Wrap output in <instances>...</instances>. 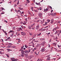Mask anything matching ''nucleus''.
<instances>
[{
	"instance_id": "1",
	"label": "nucleus",
	"mask_w": 61,
	"mask_h": 61,
	"mask_svg": "<svg viewBox=\"0 0 61 61\" xmlns=\"http://www.w3.org/2000/svg\"><path fill=\"white\" fill-rule=\"evenodd\" d=\"M50 56V55H48L46 56V57H47V61H50V57H49Z\"/></svg>"
},
{
	"instance_id": "2",
	"label": "nucleus",
	"mask_w": 61,
	"mask_h": 61,
	"mask_svg": "<svg viewBox=\"0 0 61 61\" xmlns=\"http://www.w3.org/2000/svg\"><path fill=\"white\" fill-rule=\"evenodd\" d=\"M39 16L41 18H42V16L43 15V14L41 13H40L39 14Z\"/></svg>"
},
{
	"instance_id": "3",
	"label": "nucleus",
	"mask_w": 61,
	"mask_h": 61,
	"mask_svg": "<svg viewBox=\"0 0 61 61\" xmlns=\"http://www.w3.org/2000/svg\"><path fill=\"white\" fill-rule=\"evenodd\" d=\"M10 59L11 60H12V61H16L17 60V59H15V58H10Z\"/></svg>"
},
{
	"instance_id": "4",
	"label": "nucleus",
	"mask_w": 61,
	"mask_h": 61,
	"mask_svg": "<svg viewBox=\"0 0 61 61\" xmlns=\"http://www.w3.org/2000/svg\"><path fill=\"white\" fill-rule=\"evenodd\" d=\"M41 52H44V51H45V50H46V49H45V48H43L41 49Z\"/></svg>"
},
{
	"instance_id": "5",
	"label": "nucleus",
	"mask_w": 61,
	"mask_h": 61,
	"mask_svg": "<svg viewBox=\"0 0 61 61\" xmlns=\"http://www.w3.org/2000/svg\"><path fill=\"white\" fill-rule=\"evenodd\" d=\"M21 34L22 35L24 36L25 35V32H21Z\"/></svg>"
},
{
	"instance_id": "6",
	"label": "nucleus",
	"mask_w": 61,
	"mask_h": 61,
	"mask_svg": "<svg viewBox=\"0 0 61 61\" xmlns=\"http://www.w3.org/2000/svg\"><path fill=\"white\" fill-rule=\"evenodd\" d=\"M53 22H54V19H52L51 20V22L50 23H51V24H53Z\"/></svg>"
},
{
	"instance_id": "7",
	"label": "nucleus",
	"mask_w": 61,
	"mask_h": 61,
	"mask_svg": "<svg viewBox=\"0 0 61 61\" xmlns=\"http://www.w3.org/2000/svg\"><path fill=\"white\" fill-rule=\"evenodd\" d=\"M24 53L26 54H27V53H29V51L28 50L25 51L24 52Z\"/></svg>"
},
{
	"instance_id": "8",
	"label": "nucleus",
	"mask_w": 61,
	"mask_h": 61,
	"mask_svg": "<svg viewBox=\"0 0 61 61\" xmlns=\"http://www.w3.org/2000/svg\"><path fill=\"white\" fill-rule=\"evenodd\" d=\"M45 44V42H42L41 43V45L42 46H44V45Z\"/></svg>"
},
{
	"instance_id": "9",
	"label": "nucleus",
	"mask_w": 61,
	"mask_h": 61,
	"mask_svg": "<svg viewBox=\"0 0 61 61\" xmlns=\"http://www.w3.org/2000/svg\"><path fill=\"white\" fill-rule=\"evenodd\" d=\"M17 39H18V42L19 43H20V42H21V40H20V39H16V40H17Z\"/></svg>"
},
{
	"instance_id": "10",
	"label": "nucleus",
	"mask_w": 61,
	"mask_h": 61,
	"mask_svg": "<svg viewBox=\"0 0 61 61\" xmlns=\"http://www.w3.org/2000/svg\"><path fill=\"white\" fill-rule=\"evenodd\" d=\"M36 29H39V25H37L36 27Z\"/></svg>"
},
{
	"instance_id": "11",
	"label": "nucleus",
	"mask_w": 61,
	"mask_h": 61,
	"mask_svg": "<svg viewBox=\"0 0 61 61\" xmlns=\"http://www.w3.org/2000/svg\"><path fill=\"white\" fill-rule=\"evenodd\" d=\"M17 31H20V28H17Z\"/></svg>"
},
{
	"instance_id": "12",
	"label": "nucleus",
	"mask_w": 61,
	"mask_h": 61,
	"mask_svg": "<svg viewBox=\"0 0 61 61\" xmlns=\"http://www.w3.org/2000/svg\"><path fill=\"white\" fill-rule=\"evenodd\" d=\"M57 29V28H54L53 30H52L53 31H54V32H55V30H56V29Z\"/></svg>"
},
{
	"instance_id": "13",
	"label": "nucleus",
	"mask_w": 61,
	"mask_h": 61,
	"mask_svg": "<svg viewBox=\"0 0 61 61\" xmlns=\"http://www.w3.org/2000/svg\"><path fill=\"white\" fill-rule=\"evenodd\" d=\"M48 9L47 8H46V9H44V11H48Z\"/></svg>"
},
{
	"instance_id": "14",
	"label": "nucleus",
	"mask_w": 61,
	"mask_h": 61,
	"mask_svg": "<svg viewBox=\"0 0 61 61\" xmlns=\"http://www.w3.org/2000/svg\"><path fill=\"white\" fill-rule=\"evenodd\" d=\"M18 13L19 14H21V11L19 10H18Z\"/></svg>"
},
{
	"instance_id": "15",
	"label": "nucleus",
	"mask_w": 61,
	"mask_h": 61,
	"mask_svg": "<svg viewBox=\"0 0 61 61\" xmlns=\"http://www.w3.org/2000/svg\"><path fill=\"white\" fill-rule=\"evenodd\" d=\"M7 50L8 52H10L11 51V50L9 49H7Z\"/></svg>"
},
{
	"instance_id": "16",
	"label": "nucleus",
	"mask_w": 61,
	"mask_h": 61,
	"mask_svg": "<svg viewBox=\"0 0 61 61\" xmlns=\"http://www.w3.org/2000/svg\"><path fill=\"white\" fill-rule=\"evenodd\" d=\"M24 52H25V51L24 50H21V53H24Z\"/></svg>"
},
{
	"instance_id": "17",
	"label": "nucleus",
	"mask_w": 61,
	"mask_h": 61,
	"mask_svg": "<svg viewBox=\"0 0 61 61\" xmlns=\"http://www.w3.org/2000/svg\"><path fill=\"white\" fill-rule=\"evenodd\" d=\"M51 15H56V13H52L51 14Z\"/></svg>"
},
{
	"instance_id": "18",
	"label": "nucleus",
	"mask_w": 61,
	"mask_h": 61,
	"mask_svg": "<svg viewBox=\"0 0 61 61\" xmlns=\"http://www.w3.org/2000/svg\"><path fill=\"white\" fill-rule=\"evenodd\" d=\"M11 47V46H7L8 48H10Z\"/></svg>"
},
{
	"instance_id": "19",
	"label": "nucleus",
	"mask_w": 61,
	"mask_h": 61,
	"mask_svg": "<svg viewBox=\"0 0 61 61\" xmlns=\"http://www.w3.org/2000/svg\"><path fill=\"white\" fill-rule=\"evenodd\" d=\"M58 33V32H57V31H56V32H55V35L56 34H57V33Z\"/></svg>"
},
{
	"instance_id": "20",
	"label": "nucleus",
	"mask_w": 61,
	"mask_h": 61,
	"mask_svg": "<svg viewBox=\"0 0 61 61\" xmlns=\"http://www.w3.org/2000/svg\"><path fill=\"white\" fill-rule=\"evenodd\" d=\"M15 12H16L17 13H18V10H16L15 9Z\"/></svg>"
},
{
	"instance_id": "21",
	"label": "nucleus",
	"mask_w": 61,
	"mask_h": 61,
	"mask_svg": "<svg viewBox=\"0 0 61 61\" xmlns=\"http://www.w3.org/2000/svg\"><path fill=\"white\" fill-rule=\"evenodd\" d=\"M47 22H45V24L43 25H47Z\"/></svg>"
},
{
	"instance_id": "22",
	"label": "nucleus",
	"mask_w": 61,
	"mask_h": 61,
	"mask_svg": "<svg viewBox=\"0 0 61 61\" xmlns=\"http://www.w3.org/2000/svg\"><path fill=\"white\" fill-rule=\"evenodd\" d=\"M25 47H26V48H27V47H28V46H27L26 45H25Z\"/></svg>"
},
{
	"instance_id": "23",
	"label": "nucleus",
	"mask_w": 61,
	"mask_h": 61,
	"mask_svg": "<svg viewBox=\"0 0 61 61\" xmlns=\"http://www.w3.org/2000/svg\"><path fill=\"white\" fill-rule=\"evenodd\" d=\"M18 2H17V5H19V0H18Z\"/></svg>"
},
{
	"instance_id": "24",
	"label": "nucleus",
	"mask_w": 61,
	"mask_h": 61,
	"mask_svg": "<svg viewBox=\"0 0 61 61\" xmlns=\"http://www.w3.org/2000/svg\"><path fill=\"white\" fill-rule=\"evenodd\" d=\"M13 32V31H12V30H10L9 32V33H11V32Z\"/></svg>"
},
{
	"instance_id": "25",
	"label": "nucleus",
	"mask_w": 61,
	"mask_h": 61,
	"mask_svg": "<svg viewBox=\"0 0 61 61\" xmlns=\"http://www.w3.org/2000/svg\"><path fill=\"white\" fill-rule=\"evenodd\" d=\"M1 9L2 10H5V9L4 8L2 7V8Z\"/></svg>"
},
{
	"instance_id": "26",
	"label": "nucleus",
	"mask_w": 61,
	"mask_h": 61,
	"mask_svg": "<svg viewBox=\"0 0 61 61\" xmlns=\"http://www.w3.org/2000/svg\"><path fill=\"white\" fill-rule=\"evenodd\" d=\"M12 48H15V46H12Z\"/></svg>"
},
{
	"instance_id": "27",
	"label": "nucleus",
	"mask_w": 61,
	"mask_h": 61,
	"mask_svg": "<svg viewBox=\"0 0 61 61\" xmlns=\"http://www.w3.org/2000/svg\"><path fill=\"white\" fill-rule=\"evenodd\" d=\"M27 3H29L30 1H29V0H27Z\"/></svg>"
},
{
	"instance_id": "28",
	"label": "nucleus",
	"mask_w": 61,
	"mask_h": 61,
	"mask_svg": "<svg viewBox=\"0 0 61 61\" xmlns=\"http://www.w3.org/2000/svg\"><path fill=\"white\" fill-rule=\"evenodd\" d=\"M29 33L30 36H32V34L30 33V32H29Z\"/></svg>"
},
{
	"instance_id": "29",
	"label": "nucleus",
	"mask_w": 61,
	"mask_h": 61,
	"mask_svg": "<svg viewBox=\"0 0 61 61\" xmlns=\"http://www.w3.org/2000/svg\"><path fill=\"white\" fill-rule=\"evenodd\" d=\"M24 47V46H22L21 47V49H23V48Z\"/></svg>"
},
{
	"instance_id": "30",
	"label": "nucleus",
	"mask_w": 61,
	"mask_h": 61,
	"mask_svg": "<svg viewBox=\"0 0 61 61\" xmlns=\"http://www.w3.org/2000/svg\"><path fill=\"white\" fill-rule=\"evenodd\" d=\"M36 5H39L38 4V3H36Z\"/></svg>"
},
{
	"instance_id": "31",
	"label": "nucleus",
	"mask_w": 61,
	"mask_h": 61,
	"mask_svg": "<svg viewBox=\"0 0 61 61\" xmlns=\"http://www.w3.org/2000/svg\"><path fill=\"white\" fill-rule=\"evenodd\" d=\"M41 33H40L38 35V36H40V35H41Z\"/></svg>"
},
{
	"instance_id": "32",
	"label": "nucleus",
	"mask_w": 61,
	"mask_h": 61,
	"mask_svg": "<svg viewBox=\"0 0 61 61\" xmlns=\"http://www.w3.org/2000/svg\"><path fill=\"white\" fill-rule=\"evenodd\" d=\"M57 45L58 47H59V48L61 47V46L60 45L59 46V45Z\"/></svg>"
},
{
	"instance_id": "33",
	"label": "nucleus",
	"mask_w": 61,
	"mask_h": 61,
	"mask_svg": "<svg viewBox=\"0 0 61 61\" xmlns=\"http://www.w3.org/2000/svg\"><path fill=\"white\" fill-rule=\"evenodd\" d=\"M47 21L48 22H49L50 21V20H47Z\"/></svg>"
},
{
	"instance_id": "34",
	"label": "nucleus",
	"mask_w": 61,
	"mask_h": 61,
	"mask_svg": "<svg viewBox=\"0 0 61 61\" xmlns=\"http://www.w3.org/2000/svg\"><path fill=\"white\" fill-rule=\"evenodd\" d=\"M50 34V33L49 32V33H46V34L47 35H49Z\"/></svg>"
},
{
	"instance_id": "35",
	"label": "nucleus",
	"mask_w": 61,
	"mask_h": 61,
	"mask_svg": "<svg viewBox=\"0 0 61 61\" xmlns=\"http://www.w3.org/2000/svg\"><path fill=\"white\" fill-rule=\"evenodd\" d=\"M34 11L35 12H37V10H34Z\"/></svg>"
},
{
	"instance_id": "36",
	"label": "nucleus",
	"mask_w": 61,
	"mask_h": 61,
	"mask_svg": "<svg viewBox=\"0 0 61 61\" xmlns=\"http://www.w3.org/2000/svg\"><path fill=\"white\" fill-rule=\"evenodd\" d=\"M54 39H57V37H56V38Z\"/></svg>"
},
{
	"instance_id": "37",
	"label": "nucleus",
	"mask_w": 61,
	"mask_h": 61,
	"mask_svg": "<svg viewBox=\"0 0 61 61\" xmlns=\"http://www.w3.org/2000/svg\"><path fill=\"white\" fill-rule=\"evenodd\" d=\"M61 22V21H59L58 22L57 24H60Z\"/></svg>"
},
{
	"instance_id": "38",
	"label": "nucleus",
	"mask_w": 61,
	"mask_h": 61,
	"mask_svg": "<svg viewBox=\"0 0 61 61\" xmlns=\"http://www.w3.org/2000/svg\"><path fill=\"white\" fill-rule=\"evenodd\" d=\"M20 30H21V31H22L23 30H22V29L21 28H20Z\"/></svg>"
},
{
	"instance_id": "39",
	"label": "nucleus",
	"mask_w": 61,
	"mask_h": 61,
	"mask_svg": "<svg viewBox=\"0 0 61 61\" xmlns=\"http://www.w3.org/2000/svg\"><path fill=\"white\" fill-rule=\"evenodd\" d=\"M19 9H20V10H22L23 9V8H21L19 7Z\"/></svg>"
},
{
	"instance_id": "40",
	"label": "nucleus",
	"mask_w": 61,
	"mask_h": 61,
	"mask_svg": "<svg viewBox=\"0 0 61 61\" xmlns=\"http://www.w3.org/2000/svg\"><path fill=\"white\" fill-rule=\"evenodd\" d=\"M46 30V29H43V31H45Z\"/></svg>"
},
{
	"instance_id": "41",
	"label": "nucleus",
	"mask_w": 61,
	"mask_h": 61,
	"mask_svg": "<svg viewBox=\"0 0 61 61\" xmlns=\"http://www.w3.org/2000/svg\"><path fill=\"white\" fill-rule=\"evenodd\" d=\"M6 56L7 57H9V56L7 54Z\"/></svg>"
},
{
	"instance_id": "42",
	"label": "nucleus",
	"mask_w": 61,
	"mask_h": 61,
	"mask_svg": "<svg viewBox=\"0 0 61 61\" xmlns=\"http://www.w3.org/2000/svg\"><path fill=\"white\" fill-rule=\"evenodd\" d=\"M13 35H14V34H12V35H11V37H12Z\"/></svg>"
},
{
	"instance_id": "43",
	"label": "nucleus",
	"mask_w": 61,
	"mask_h": 61,
	"mask_svg": "<svg viewBox=\"0 0 61 61\" xmlns=\"http://www.w3.org/2000/svg\"><path fill=\"white\" fill-rule=\"evenodd\" d=\"M49 7H50V8H51V9H52V7H51V6H49Z\"/></svg>"
},
{
	"instance_id": "44",
	"label": "nucleus",
	"mask_w": 61,
	"mask_h": 61,
	"mask_svg": "<svg viewBox=\"0 0 61 61\" xmlns=\"http://www.w3.org/2000/svg\"><path fill=\"white\" fill-rule=\"evenodd\" d=\"M5 14V12H3L1 13V15H2V14Z\"/></svg>"
},
{
	"instance_id": "45",
	"label": "nucleus",
	"mask_w": 61,
	"mask_h": 61,
	"mask_svg": "<svg viewBox=\"0 0 61 61\" xmlns=\"http://www.w3.org/2000/svg\"><path fill=\"white\" fill-rule=\"evenodd\" d=\"M17 6V5H16L15 4V5L14 6V7H15V6Z\"/></svg>"
},
{
	"instance_id": "46",
	"label": "nucleus",
	"mask_w": 61,
	"mask_h": 61,
	"mask_svg": "<svg viewBox=\"0 0 61 61\" xmlns=\"http://www.w3.org/2000/svg\"><path fill=\"white\" fill-rule=\"evenodd\" d=\"M43 20V21H42L43 22H42V23H41V24H43V23H44V19Z\"/></svg>"
},
{
	"instance_id": "47",
	"label": "nucleus",
	"mask_w": 61,
	"mask_h": 61,
	"mask_svg": "<svg viewBox=\"0 0 61 61\" xmlns=\"http://www.w3.org/2000/svg\"><path fill=\"white\" fill-rule=\"evenodd\" d=\"M1 40L2 41V42H4V41H3V39H1Z\"/></svg>"
},
{
	"instance_id": "48",
	"label": "nucleus",
	"mask_w": 61,
	"mask_h": 61,
	"mask_svg": "<svg viewBox=\"0 0 61 61\" xmlns=\"http://www.w3.org/2000/svg\"><path fill=\"white\" fill-rule=\"evenodd\" d=\"M4 21H5V23H7V22L5 20Z\"/></svg>"
},
{
	"instance_id": "49",
	"label": "nucleus",
	"mask_w": 61,
	"mask_h": 61,
	"mask_svg": "<svg viewBox=\"0 0 61 61\" xmlns=\"http://www.w3.org/2000/svg\"><path fill=\"white\" fill-rule=\"evenodd\" d=\"M16 1H17V0H15L14 2H15Z\"/></svg>"
},
{
	"instance_id": "50",
	"label": "nucleus",
	"mask_w": 61,
	"mask_h": 61,
	"mask_svg": "<svg viewBox=\"0 0 61 61\" xmlns=\"http://www.w3.org/2000/svg\"><path fill=\"white\" fill-rule=\"evenodd\" d=\"M10 37H8L7 39L8 40V39H9V38H10Z\"/></svg>"
},
{
	"instance_id": "51",
	"label": "nucleus",
	"mask_w": 61,
	"mask_h": 61,
	"mask_svg": "<svg viewBox=\"0 0 61 61\" xmlns=\"http://www.w3.org/2000/svg\"><path fill=\"white\" fill-rule=\"evenodd\" d=\"M3 32H4V33H5H5H6V31H3Z\"/></svg>"
},
{
	"instance_id": "52",
	"label": "nucleus",
	"mask_w": 61,
	"mask_h": 61,
	"mask_svg": "<svg viewBox=\"0 0 61 61\" xmlns=\"http://www.w3.org/2000/svg\"><path fill=\"white\" fill-rule=\"evenodd\" d=\"M53 10H51V12H53Z\"/></svg>"
},
{
	"instance_id": "53",
	"label": "nucleus",
	"mask_w": 61,
	"mask_h": 61,
	"mask_svg": "<svg viewBox=\"0 0 61 61\" xmlns=\"http://www.w3.org/2000/svg\"><path fill=\"white\" fill-rule=\"evenodd\" d=\"M39 22V20H37V22Z\"/></svg>"
},
{
	"instance_id": "54",
	"label": "nucleus",
	"mask_w": 61,
	"mask_h": 61,
	"mask_svg": "<svg viewBox=\"0 0 61 61\" xmlns=\"http://www.w3.org/2000/svg\"><path fill=\"white\" fill-rule=\"evenodd\" d=\"M25 20L26 21H27V18H26L25 19Z\"/></svg>"
},
{
	"instance_id": "55",
	"label": "nucleus",
	"mask_w": 61,
	"mask_h": 61,
	"mask_svg": "<svg viewBox=\"0 0 61 61\" xmlns=\"http://www.w3.org/2000/svg\"><path fill=\"white\" fill-rule=\"evenodd\" d=\"M23 25H25L26 23H23Z\"/></svg>"
},
{
	"instance_id": "56",
	"label": "nucleus",
	"mask_w": 61,
	"mask_h": 61,
	"mask_svg": "<svg viewBox=\"0 0 61 61\" xmlns=\"http://www.w3.org/2000/svg\"><path fill=\"white\" fill-rule=\"evenodd\" d=\"M41 40H44V39L43 38Z\"/></svg>"
},
{
	"instance_id": "57",
	"label": "nucleus",
	"mask_w": 61,
	"mask_h": 61,
	"mask_svg": "<svg viewBox=\"0 0 61 61\" xmlns=\"http://www.w3.org/2000/svg\"><path fill=\"white\" fill-rule=\"evenodd\" d=\"M29 29H31V28L30 27H29Z\"/></svg>"
},
{
	"instance_id": "58",
	"label": "nucleus",
	"mask_w": 61,
	"mask_h": 61,
	"mask_svg": "<svg viewBox=\"0 0 61 61\" xmlns=\"http://www.w3.org/2000/svg\"><path fill=\"white\" fill-rule=\"evenodd\" d=\"M21 56H22V57H23L24 56V55H21Z\"/></svg>"
},
{
	"instance_id": "59",
	"label": "nucleus",
	"mask_w": 61,
	"mask_h": 61,
	"mask_svg": "<svg viewBox=\"0 0 61 61\" xmlns=\"http://www.w3.org/2000/svg\"><path fill=\"white\" fill-rule=\"evenodd\" d=\"M24 12H22L21 13V14H24Z\"/></svg>"
},
{
	"instance_id": "60",
	"label": "nucleus",
	"mask_w": 61,
	"mask_h": 61,
	"mask_svg": "<svg viewBox=\"0 0 61 61\" xmlns=\"http://www.w3.org/2000/svg\"><path fill=\"white\" fill-rule=\"evenodd\" d=\"M33 7H31V9H33Z\"/></svg>"
},
{
	"instance_id": "61",
	"label": "nucleus",
	"mask_w": 61,
	"mask_h": 61,
	"mask_svg": "<svg viewBox=\"0 0 61 61\" xmlns=\"http://www.w3.org/2000/svg\"><path fill=\"white\" fill-rule=\"evenodd\" d=\"M9 45H12V44L11 43H9Z\"/></svg>"
},
{
	"instance_id": "62",
	"label": "nucleus",
	"mask_w": 61,
	"mask_h": 61,
	"mask_svg": "<svg viewBox=\"0 0 61 61\" xmlns=\"http://www.w3.org/2000/svg\"><path fill=\"white\" fill-rule=\"evenodd\" d=\"M40 61H42V60L41 59H40Z\"/></svg>"
},
{
	"instance_id": "63",
	"label": "nucleus",
	"mask_w": 61,
	"mask_h": 61,
	"mask_svg": "<svg viewBox=\"0 0 61 61\" xmlns=\"http://www.w3.org/2000/svg\"><path fill=\"white\" fill-rule=\"evenodd\" d=\"M59 33L60 34L61 33V30H60V31Z\"/></svg>"
},
{
	"instance_id": "64",
	"label": "nucleus",
	"mask_w": 61,
	"mask_h": 61,
	"mask_svg": "<svg viewBox=\"0 0 61 61\" xmlns=\"http://www.w3.org/2000/svg\"><path fill=\"white\" fill-rule=\"evenodd\" d=\"M39 61V59L37 60V61Z\"/></svg>"
}]
</instances>
